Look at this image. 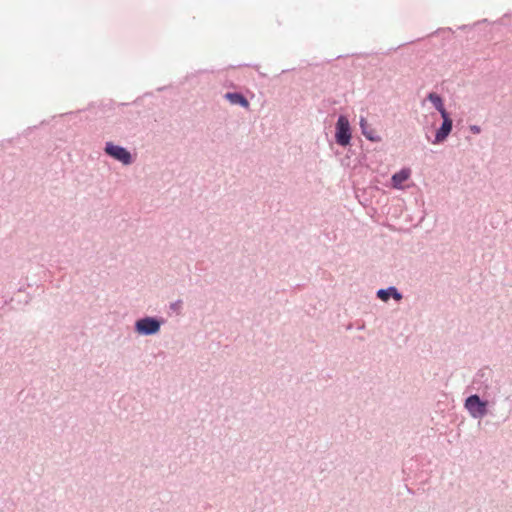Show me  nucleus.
<instances>
[{"mask_svg": "<svg viewBox=\"0 0 512 512\" xmlns=\"http://www.w3.org/2000/svg\"><path fill=\"white\" fill-rule=\"evenodd\" d=\"M469 130L471 131V133L473 134H480L482 129L479 125H476V124H472L469 126Z\"/></svg>", "mask_w": 512, "mask_h": 512, "instance_id": "nucleus-16", "label": "nucleus"}, {"mask_svg": "<svg viewBox=\"0 0 512 512\" xmlns=\"http://www.w3.org/2000/svg\"><path fill=\"white\" fill-rule=\"evenodd\" d=\"M34 128H36V126H33V127H28L25 132H24V135H28Z\"/></svg>", "mask_w": 512, "mask_h": 512, "instance_id": "nucleus-19", "label": "nucleus"}, {"mask_svg": "<svg viewBox=\"0 0 512 512\" xmlns=\"http://www.w3.org/2000/svg\"><path fill=\"white\" fill-rule=\"evenodd\" d=\"M500 383L494 380V372L489 366L480 368L473 376L472 382L467 386L466 391L485 396L496 401L500 393Z\"/></svg>", "mask_w": 512, "mask_h": 512, "instance_id": "nucleus-1", "label": "nucleus"}, {"mask_svg": "<svg viewBox=\"0 0 512 512\" xmlns=\"http://www.w3.org/2000/svg\"><path fill=\"white\" fill-rule=\"evenodd\" d=\"M452 33H453V30L450 27H446V28H438L436 31L430 33L428 36H433L435 34L444 35V34H452Z\"/></svg>", "mask_w": 512, "mask_h": 512, "instance_id": "nucleus-14", "label": "nucleus"}, {"mask_svg": "<svg viewBox=\"0 0 512 512\" xmlns=\"http://www.w3.org/2000/svg\"><path fill=\"white\" fill-rule=\"evenodd\" d=\"M426 100L432 104L436 111L445 107L444 98L437 92H429L426 96Z\"/></svg>", "mask_w": 512, "mask_h": 512, "instance_id": "nucleus-11", "label": "nucleus"}, {"mask_svg": "<svg viewBox=\"0 0 512 512\" xmlns=\"http://www.w3.org/2000/svg\"><path fill=\"white\" fill-rule=\"evenodd\" d=\"M117 105L118 106H127V105H129V103H118Z\"/></svg>", "mask_w": 512, "mask_h": 512, "instance_id": "nucleus-22", "label": "nucleus"}, {"mask_svg": "<svg viewBox=\"0 0 512 512\" xmlns=\"http://www.w3.org/2000/svg\"><path fill=\"white\" fill-rule=\"evenodd\" d=\"M342 58V55H338L335 59H340Z\"/></svg>", "mask_w": 512, "mask_h": 512, "instance_id": "nucleus-23", "label": "nucleus"}, {"mask_svg": "<svg viewBox=\"0 0 512 512\" xmlns=\"http://www.w3.org/2000/svg\"><path fill=\"white\" fill-rule=\"evenodd\" d=\"M495 400L471 393L464 399L463 406L473 419H482L489 412L490 405L495 404Z\"/></svg>", "mask_w": 512, "mask_h": 512, "instance_id": "nucleus-2", "label": "nucleus"}, {"mask_svg": "<svg viewBox=\"0 0 512 512\" xmlns=\"http://www.w3.org/2000/svg\"><path fill=\"white\" fill-rule=\"evenodd\" d=\"M352 126L349 118L345 114H340L335 123V143L343 148L350 147L352 145Z\"/></svg>", "mask_w": 512, "mask_h": 512, "instance_id": "nucleus-4", "label": "nucleus"}, {"mask_svg": "<svg viewBox=\"0 0 512 512\" xmlns=\"http://www.w3.org/2000/svg\"><path fill=\"white\" fill-rule=\"evenodd\" d=\"M165 323L166 319L161 316L145 315L135 320L133 330L139 336H154L160 332Z\"/></svg>", "mask_w": 512, "mask_h": 512, "instance_id": "nucleus-3", "label": "nucleus"}, {"mask_svg": "<svg viewBox=\"0 0 512 512\" xmlns=\"http://www.w3.org/2000/svg\"><path fill=\"white\" fill-rule=\"evenodd\" d=\"M292 70H293V69H284V70H282V72H281V73L283 74V73H286V72H289V71H292Z\"/></svg>", "mask_w": 512, "mask_h": 512, "instance_id": "nucleus-21", "label": "nucleus"}, {"mask_svg": "<svg viewBox=\"0 0 512 512\" xmlns=\"http://www.w3.org/2000/svg\"><path fill=\"white\" fill-rule=\"evenodd\" d=\"M223 98L231 105L239 106L246 110L250 109L249 100L241 91H228L223 95Z\"/></svg>", "mask_w": 512, "mask_h": 512, "instance_id": "nucleus-7", "label": "nucleus"}, {"mask_svg": "<svg viewBox=\"0 0 512 512\" xmlns=\"http://www.w3.org/2000/svg\"><path fill=\"white\" fill-rule=\"evenodd\" d=\"M104 153L125 166L134 162L132 153L126 147L118 145L112 141H107L105 143Z\"/></svg>", "mask_w": 512, "mask_h": 512, "instance_id": "nucleus-5", "label": "nucleus"}, {"mask_svg": "<svg viewBox=\"0 0 512 512\" xmlns=\"http://www.w3.org/2000/svg\"><path fill=\"white\" fill-rule=\"evenodd\" d=\"M482 22H487V19H483ZM479 23H481V21H479L477 23H474L472 26L471 25H461V26L458 27V29L459 30H466L468 28L470 29V28H472L473 26H475V25H477Z\"/></svg>", "mask_w": 512, "mask_h": 512, "instance_id": "nucleus-17", "label": "nucleus"}, {"mask_svg": "<svg viewBox=\"0 0 512 512\" xmlns=\"http://www.w3.org/2000/svg\"><path fill=\"white\" fill-rule=\"evenodd\" d=\"M376 296L378 299L387 302L390 299H394L396 301H400L403 298L402 292L395 286H389L387 288H381L376 291Z\"/></svg>", "mask_w": 512, "mask_h": 512, "instance_id": "nucleus-9", "label": "nucleus"}, {"mask_svg": "<svg viewBox=\"0 0 512 512\" xmlns=\"http://www.w3.org/2000/svg\"><path fill=\"white\" fill-rule=\"evenodd\" d=\"M369 54H362V53H359V54H352V56H368Z\"/></svg>", "mask_w": 512, "mask_h": 512, "instance_id": "nucleus-20", "label": "nucleus"}, {"mask_svg": "<svg viewBox=\"0 0 512 512\" xmlns=\"http://www.w3.org/2000/svg\"><path fill=\"white\" fill-rule=\"evenodd\" d=\"M411 169L409 167H402L399 171L391 176V186L394 189H404V182L411 177Z\"/></svg>", "mask_w": 512, "mask_h": 512, "instance_id": "nucleus-8", "label": "nucleus"}, {"mask_svg": "<svg viewBox=\"0 0 512 512\" xmlns=\"http://www.w3.org/2000/svg\"><path fill=\"white\" fill-rule=\"evenodd\" d=\"M452 128L453 123H448L447 121L442 122L440 126L435 129L434 138H430L427 135V140L434 145L442 144L447 140V138L451 134Z\"/></svg>", "mask_w": 512, "mask_h": 512, "instance_id": "nucleus-6", "label": "nucleus"}, {"mask_svg": "<svg viewBox=\"0 0 512 512\" xmlns=\"http://www.w3.org/2000/svg\"><path fill=\"white\" fill-rule=\"evenodd\" d=\"M359 127L361 134L370 142L378 143L382 140L376 131L371 128L370 124L364 116H360Z\"/></svg>", "mask_w": 512, "mask_h": 512, "instance_id": "nucleus-10", "label": "nucleus"}, {"mask_svg": "<svg viewBox=\"0 0 512 512\" xmlns=\"http://www.w3.org/2000/svg\"><path fill=\"white\" fill-rule=\"evenodd\" d=\"M438 112L442 118V122L447 121L448 123H453L451 113L446 109V107L440 109Z\"/></svg>", "mask_w": 512, "mask_h": 512, "instance_id": "nucleus-13", "label": "nucleus"}, {"mask_svg": "<svg viewBox=\"0 0 512 512\" xmlns=\"http://www.w3.org/2000/svg\"><path fill=\"white\" fill-rule=\"evenodd\" d=\"M42 498H45L46 500H48V497H45L44 494H41V495H39V497L37 499V505L40 504V501ZM45 507H46V505L44 503H41V507L37 506V509L39 510V509H43Z\"/></svg>", "mask_w": 512, "mask_h": 512, "instance_id": "nucleus-18", "label": "nucleus"}, {"mask_svg": "<svg viewBox=\"0 0 512 512\" xmlns=\"http://www.w3.org/2000/svg\"><path fill=\"white\" fill-rule=\"evenodd\" d=\"M182 306V300L178 299L170 304V309L176 312H179Z\"/></svg>", "mask_w": 512, "mask_h": 512, "instance_id": "nucleus-15", "label": "nucleus"}, {"mask_svg": "<svg viewBox=\"0 0 512 512\" xmlns=\"http://www.w3.org/2000/svg\"><path fill=\"white\" fill-rule=\"evenodd\" d=\"M32 297L30 294H27L26 296V299L23 301V299H18L16 300L14 297H11L9 299H5L4 302H3V306L5 305H8V304H11L13 302H16L17 304H24V305H27L30 303Z\"/></svg>", "mask_w": 512, "mask_h": 512, "instance_id": "nucleus-12", "label": "nucleus"}]
</instances>
